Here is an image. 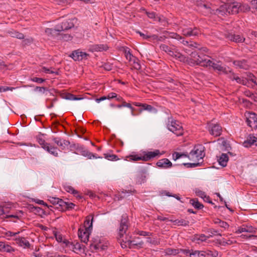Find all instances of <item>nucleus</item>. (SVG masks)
<instances>
[{
    "label": "nucleus",
    "mask_w": 257,
    "mask_h": 257,
    "mask_svg": "<svg viewBox=\"0 0 257 257\" xmlns=\"http://www.w3.org/2000/svg\"><path fill=\"white\" fill-rule=\"evenodd\" d=\"M63 188H64V189L66 191L73 194V195L74 196H75L76 197L79 198H81V196L80 195H79L78 192L77 190H75L70 185L66 184H64L63 185Z\"/></svg>",
    "instance_id": "a878e982"
},
{
    "label": "nucleus",
    "mask_w": 257,
    "mask_h": 257,
    "mask_svg": "<svg viewBox=\"0 0 257 257\" xmlns=\"http://www.w3.org/2000/svg\"><path fill=\"white\" fill-rule=\"evenodd\" d=\"M210 134L215 137L219 136L222 132V128L221 127L217 124H212L210 126V129L209 130Z\"/></svg>",
    "instance_id": "412c9836"
},
{
    "label": "nucleus",
    "mask_w": 257,
    "mask_h": 257,
    "mask_svg": "<svg viewBox=\"0 0 257 257\" xmlns=\"http://www.w3.org/2000/svg\"><path fill=\"white\" fill-rule=\"evenodd\" d=\"M122 106H123V107H126L127 108H130L132 110V115H135L134 112V108L133 107H132V105L130 103H126V102H125L124 101L122 103Z\"/></svg>",
    "instance_id": "864d4df0"
},
{
    "label": "nucleus",
    "mask_w": 257,
    "mask_h": 257,
    "mask_svg": "<svg viewBox=\"0 0 257 257\" xmlns=\"http://www.w3.org/2000/svg\"><path fill=\"white\" fill-rule=\"evenodd\" d=\"M241 8L240 9V11L247 12L249 11L250 10V7L247 5L241 4Z\"/></svg>",
    "instance_id": "052dcab7"
},
{
    "label": "nucleus",
    "mask_w": 257,
    "mask_h": 257,
    "mask_svg": "<svg viewBox=\"0 0 257 257\" xmlns=\"http://www.w3.org/2000/svg\"><path fill=\"white\" fill-rule=\"evenodd\" d=\"M189 34H190L189 37L198 36L201 34V31L196 27L190 28Z\"/></svg>",
    "instance_id": "79ce46f5"
},
{
    "label": "nucleus",
    "mask_w": 257,
    "mask_h": 257,
    "mask_svg": "<svg viewBox=\"0 0 257 257\" xmlns=\"http://www.w3.org/2000/svg\"><path fill=\"white\" fill-rule=\"evenodd\" d=\"M146 178V174L145 172H143L141 173L140 177H139V182H140V183H142L143 181L145 180Z\"/></svg>",
    "instance_id": "69168bd1"
},
{
    "label": "nucleus",
    "mask_w": 257,
    "mask_h": 257,
    "mask_svg": "<svg viewBox=\"0 0 257 257\" xmlns=\"http://www.w3.org/2000/svg\"><path fill=\"white\" fill-rule=\"evenodd\" d=\"M41 71L42 72H44L46 73H47V74H53V73H56L57 74V72H55L51 70H50L49 68H48L46 67H42V69H41Z\"/></svg>",
    "instance_id": "6e6d98bb"
},
{
    "label": "nucleus",
    "mask_w": 257,
    "mask_h": 257,
    "mask_svg": "<svg viewBox=\"0 0 257 257\" xmlns=\"http://www.w3.org/2000/svg\"><path fill=\"white\" fill-rule=\"evenodd\" d=\"M0 250H3V251L7 252H12L15 251L12 246L8 244H5L3 242H0Z\"/></svg>",
    "instance_id": "2f4dec72"
},
{
    "label": "nucleus",
    "mask_w": 257,
    "mask_h": 257,
    "mask_svg": "<svg viewBox=\"0 0 257 257\" xmlns=\"http://www.w3.org/2000/svg\"><path fill=\"white\" fill-rule=\"evenodd\" d=\"M137 233L142 236H150L152 235V233L145 231H138Z\"/></svg>",
    "instance_id": "680f3d73"
},
{
    "label": "nucleus",
    "mask_w": 257,
    "mask_h": 257,
    "mask_svg": "<svg viewBox=\"0 0 257 257\" xmlns=\"http://www.w3.org/2000/svg\"><path fill=\"white\" fill-rule=\"evenodd\" d=\"M195 192L197 196L202 198V199L205 197V195H206L204 192L200 190L199 189H196Z\"/></svg>",
    "instance_id": "5fc2aeb1"
},
{
    "label": "nucleus",
    "mask_w": 257,
    "mask_h": 257,
    "mask_svg": "<svg viewBox=\"0 0 257 257\" xmlns=\"http://www.w3.org/2000/svg\"><path fill=\"white\" fill-rule=\"evenodd\" d=\"M181 42L184 45H187L189 48H191L192 50L193 48L197 49V50L193 51L190 54V58L189 60V63L193 65H197L205 67L209 57L208 56L202 54V52H206L207 49L206 48H200L198 47L199 45L196 43L189 44L188 41H185L184 40H183Z\"/></svg>",
    "instance_id": "f257e3e1"
},
{
    "label": "nucleus",
    "mask_w": 257,
    "mask_h": 257,
    "mask_svg": "<svg viewBox=\"0 0 257 257\" xmlns=\"http://www.w3.org/2000/svg\"><path fill=\"white\" fill-rule=\"evenodd\" d=\"M69 248L73 252L78 253L81 250V244L78 242H72Z\"/></svg>",
    "instance_id": "7c9ffc66"
},
{
    "label": "nucleus",
    "mask_w": 257,
    "mask_h": 257,
    "mask_svg": "<svg viewBox=\"0 0 257 257\" xmlns=\"http://www.w3.org/2000/svg\"><path fill=\"white\" fill-rule=\"evenodd\" d=\"M127 158L130 159V160L133 161H138L140 160L143 161V156H140L138 154H133L127 156Z\"/></svg>",
    "instance_id": "c03bdc74"
},
{
    "label": "nucleus",
    "mask_w": 257,
    "mask_h": 257,
    "mask_svg": "<svg viewBox=\"0 0 257 257\" xmlns=\"http://www.w3.org/2000/svg\"><path fill=\"white\" fill-rule=\"evenodd\" d=\"M160 49L167 52L169 55L171 56H175V57L179 59L181 61H185L186 60V57L179 53L175 52L171 50V48L165 44H161L160 45Z\"/></svg>",
    "instance_id": "6e6552de"
},
{
    "label": "nucleus",
    "mask_w": 257,
    "mask_h": 257,
    "mask_svg": "<svg viewBox=\"0 0 257 257\" xmlns=\"http://www.w3.org/2000/svg\"><path fill=\"white\" fill-rule=\"evenodd\" d=\"M217 158V161L220 166L223 167L226 166L227 163L228 161V157L227 154H222Z\"/></svg>",
    "instance_id": "cd10ccee"
},
{
    "label": "nucleus",
    "mask_w": 257,
    "mask_h": 257,
    "mask_svg": "<svg viewBox=\"0 0 257 257\" xmlns=\"http://www.w3.org/2000/svg\"><path fill=\"white\" fill-rule=\"evenodd\" d=\"M233 64L241 69L246 70L249 68V65L247 64V62L244 60L234 61L233 62Z\"/></svg>",
    "instance_id": "c85d7f7f"
},
{
    "label": "nucleus",
    "mask_w": 257,
    "mask_h": 257,
    "mask_svg": "<svg viewBox=\"0 0 257 257\" xmlns=\"http://www.w3.org/2000/svg\"><path fill=\"white\" fill-rule=\"evenodd\" d=\"M190 203L196 209H200L203 207V204L200 203L197 199H191Z\"/></svg>",
    "instance_id": "4c0bfd02"
},
{
    "label": "nucleus",
    "mask_w": 257,
    "mask_h": 257,
    "mask_svg": "<svg viewBox=\"0 0 257 257\" xmlns=\"http://www.w3.org/2000/svg\"><path fill=\"white\" fill-rule=\"evenodd\" d=\"M190 28H185L182 29V34L186 37H189L190 34H189Z\"/></svg>",
    "instance_id": "bf43d9fd"
},
{
    "label": "nucleus",
    "mask_w": 257,
    "mask_h": 257,
    "mask_svg": "<svg viewBox=\"0 0 257 257\" xmlns=\"http://www.w3.org/2000/svg\"><path fill=\"white\" fill-rule=\"evenodd\" d=\"M247 80H248V82L250 81L257 85V78H256L252 74L249 73L247 74Z\"/></svg>",
    "instance_id": "09e8293b"
},
{
    "label": "nucleus",
    "mask_w": 257,
    "mask_h": 257,
    "mask_svg": "<svg viewBox=\"0 0 257 257\" xmlns=\"http://www.w3.org/2000/svg\"><path fill=\"white\" fill-rule=\"evenodd\" d=\"M34 91L35 92H39L40 93H42L43 94H47V92L49 91L48 89L45 87H39V86H36L35 89Z\"/></svg>",
    "instance_id": "49530a36"
},
{
    "label": "nucleus",
    "mask_w": 257,
    "mask_h": 257,
    "mask_svg": "<svg viewBox=\"0 0 257 257\" xmlns=\"http://www.w3.org/2000/svg\"><path fill=\"white\" fill-rule=\"evenodd\" d=\"M104 158L110 161H116L118 160L117 156L114 154H104Z\"/></svg>",
    "instance_id": "de8ad7c7"
},
{
    "label": "nucleus",
    "mask_w": 257,
    "mask_h": 257,
    "mask_svg": "<svg viewBox=\"0 0 257 257\" xmlns=\"http://www.w3.org/2000/svg\"><path fill=\"white\" fill-rule=\"evenodd\" d=\"M109 243L104 237L96 236L91 241V248L95 251H102L107 249Z\"/></svg>",
    "instance_id": "39448f33"
},
{
    "label": "nucleus",
    "mask_w": 257,
    "mask_h": 257,
    "mask_svg": "<svg viewBox=\"0 0 257 257\" xmlns=\"http://www.w3.org/2000/svg\"><path fill=\"white\" fill-rule=\"evenodd\" d=\"M65 98L66 99H68V100H80L82 99L81 98L77 97L73 94H70V93L66 95Z\"/></svg>",
    "instance_id": "603ef678"
},
{
    "label": "nucleus",
    "mask_w": 257,
    "mask_h": 257,
    "mask_svg": "<svg viewBox=\"0 0 257 257\" xmlns=\"http://www.w3.org/2000/svg\"><path fill=\"white\" fill-rule=\"evenodd\" d=\"M75 153L76 154H80L84 157H88V158L90 159H92V158H98L96 157L94 154L86 150L83 146L81 145L79 146V147L78 148L77 150L75 152Z\"/></svg>",
    "instance_id": "4468645a"
},
{
    "label": "nucleus",
    "mask_w": 257,
    "mask_h": 257,
    "mask_svg": "<svg viewBox=\"0 0 257 257\" xmlns=\"http://www.w3.org/2000/svg\"><path fill=\"white\" fill-rule=\"evenodd\" d=\"M57 27L58 29L59 32H60L61 31L71 29L72 27H73V24L70 22H69V20L62 22L61 25H58L57 26Z\"/></svg>",
    "instance_id": "b1692460"
},
{
    "label": "nucleus",
    "mask_w": 257,
    "mask_h": 257,
    "mask_svg": "<svg viewBox=\"0 0 257 257\" xmlns=\"http://www.w3.org/2000/svg\"><path fill=\"white\" fill-rule=\"evenodd\" d=\"M125 55L126 58L129 60L130 61H132V60H133V58H134L135 57L129 51H125Z\"/></svg>",
    "instance_id": "4d7b16f0"
},
{
    "label": "nucleus",
    "mask_w": 257,
    "mask_h": 257,
    "mask_svg": "<svg viewBox=\"0 0 257 257\" xmlns=\"http://www.w3.org/2000/svg\"><path fill=\"white\" fill-rule=\"evenodd\" d=\"M38 143L41 145V147L44 149L49 143L45 142V141L42 138H38L37 139Z\"/></svg>",
    "instance_id": "8fccbe9b"
},
{
    "label": "nucleus",
    "mask_w": 257,
    "mask_h": 257,
    "mask_svg": "<svg viewBox=\"0 0 257 257\" xmlns=\"http://www.w3.org/2000/svg\"><path fill=\"white\" fill-rule=\"evenodd\" d=\"M131 62H133V67L135 69L140 70L141 69V66L138 58L135 57Z\"/></svg>",
    "instance_id": "37998d69"
},
{
    "label": "nucleus",
    "mask_w": 257,
    "mask_h": 257,
    "mask_svg": "<svg viewBox=\"0 0 257 257\" xmlns=\"http://www.w3.org/2000/svg\"><path fill=\"white\" fill-rule=\"evenodd\" d=\"M227 38L233 42L236 43H240L244 41L245 39L243 37H241L240 35H234V34H229L227 36Z\"/></svg>",
    "instance_id": "c756f323"
},
{
    "label": "nucleus",
    "mask_w": 257,
    "mask_h": 257,
    "mask_svg": "<svg viewBox=\"0 0 257 257\" xmlns=\"http://www.w3.org/2000/svg\"><path fill=\"white\" fill-rule=\"evenodd\" d=\"M106 97L107 99L115 98V97H116V93L114 92H110L107 94Z\"/></svg>",
    "instance_id": "338daca9"
},
{
    "label": "nucleus",
    "mask_w": 257,
    "mask_h": 257,
    "mask_svg": "<svg viewBox=\"0 0 257 257\" xmlns=\"http://www.w3.org/2000/svg\"><path fill=\"white\" fill-rule=\"evenodd\" d=\"M205 251L203 250H194L191 249V253H190V257H206Z\"/></svg>",
    "instance_id": "72a5a7b5"
},
{
    "label": "nucleus",
    "mask_w": 257,
    "mask_h": 257,
    "mask_svg": "<svg viewBox=\"0 0 257 257\" xmlns=\"http://www.w3.org/2000/svg\"><path fill=\"white\" fill-rule=\"evenodd\" d=\"M225 70L226 71V72L223 71L222 73L227 75L229 78L233 80L236 75L232 72V70L228 67H225Z\"/></svg>",
    "instance_id": "58836bf2"
},
{
    "label": "nucleus",
    "mask_w": 257,
    "mask_h": 257,
    "mask_svg": "<svg viewBox=\"0 0 257 257\" xmlns=\"http://www.w3.org/2000/svg\"><path fill=\"white\" fill-rule=\"evenodd\" d=\"M183 156L186 157V155L184 154H180L178 152H174L172 155L173 159L174 161H176Z\"/></svg>",
    "instance_id": "3c124183"
},
{
    "label": "nucleus",
    "mask_w": 257,
    "mask_h": 257,
    "mask_svg": "<svg viewBox=\"0 0 257 257\" xmlns=\"http://www.w3.org/2000/svg\"><path fill=\"white\" fill-rule=\"evenodd\" d=\"M12 205L10 204H0V216L4 218H10L11 221L17 222V220L20 219L24 215L22 211H17L15 213L11 212Z\"/></svg>",
    "instance_id": "20e7f679"
},
{
    "label": "nucleus",
    "mask_w": 257,
    "mask_h": 257,
    "mask_svg": "<svg viewBox=\"0 0 257 257\" xmlns=\"http://www.w3.org/2000/svg\"><path fill=\"white\" fill-rule=\"evenodd\" d=\"M46 34L49 36H55L59 34V31L56 27L55 29L47 28L45 30Z\"/></svg>",
    "instance_id": "f704fd0d"
},
{
    "label": "nucleus",
    "mask_w": 257,
    "mask_h": 257,
    "mask_svg": "<svg viewBox=\"0 0 257 257\" xmlns=\"http://www.w3.org/2000/svg\"><path fill=\"white\" fill-rule=\"evenodd\" d=\"M247 125L252 128H257V115L253 112H248L246 115Z\"/></svg>",
    "instance_id": "9d476101"
},
{
    "label": "nucleus",
    "mask_w": 257,
    "mask_h": 257,
    "mask_svg": "<svg viewBox=\"0 0 257 257\" xmlns=\"http://www.w3.org/2000/svg\"><path fill=\"white\" fill-rule=\"evenodd\" d=\"M156 165L158 167L163 169L170 168L172 166L171 162L167 158H164L159 160L157 162Z\"/></svg>",
    "instance_id": "6ab92c4d"
},
{
    "label": "nucleus",
    "mask_w": 257,
    "mask_h": 257,
    "mask_svg": "<svg viewBox=\"0 0 257 257\" xmlns=\"http://www.w3.org/2000/svg\"><path fill=\"white\" fill-rule=\"evenodd\" d=\"M179 250L178 249H173L171 248H166L164 250V253L165 255H175L179 253Z\"/></svg>",
    "instance_id": "e433bc0d"
},
{
    "label": "nucleus",
    "mask_w": 257,
    "mask_h": 257,
    "mask_svg": "<svg viewBox=\"0 0 257 257\" xmlns=\"http://www.w3.org/2000/svg\"><path fill=\"white\" fill-rule=\"evenodd\" d=\"M163 153H160V151L159 150H155L153 152H146L144 154L143 156V161H150L154 158L159 157L161 155H163Z\"/></svg>",
    "instance_id": "dca6fc26"
},
{
    "label": "nucleus",
    "mask_w": 257,
    "mask_h": 257,
    "mask_svg": "<svg viewBox=\"0 0 257 257\" xmlns=\"http://www.w3.org/2000/svg\"><path fill=\"white\" fill-rule=\"evenodd\" d=\"M31 80L33 82H37L38 83H42L43 82H45V79L41 78L33 77L31 78Z\"/></svg>",
    "instance_id": "13d9d810"
},
{
    "label": "nucleus",
    "mask_w": 257,
    "mask_h": 257,
    "mask_svg": "<svg viewBox=\"0 0 257 257\" xmlns=\"http://www.w3.org/2000/svg\"><path fill=\"white\" fill-rule=\"evenodd\" d=\"M16 241V243L19 246L24 248L29 247L30 246V243L29 241L25 237H20L18 236L14 238Z\"/></svg>",
    "instance_id": "aec40b11"
},
{
    "label": "nucleus",
    "mask_w": 257,
    "mask_h": 257,
    "mask_svg": "<svg viewBox=\"0 0 257 257\" xmlns=\"http://www.w3.org/2000/svg\"><path fill=\"white\" fill-rule=\"evenodd\" d=\"M93 219V218L92 216H87L84 222V225L80 228H85L91 231L92 229Z\"/></svg>",
    "instance_id": "bb28decb"
},
{
    "label": "nucleus",
    "mask_w": 257,
    "mask_h": 257,
    "mask_svg": "<svg viewBox=\"0 0 257 257\" xmlns=\"http://www.w3.org/2000/svg\"><path fill=\"white\" fill-rule=\"evenodd\" d=\"M44 149L47 152H48L49 153L53 155L55 157L58 156V151H59V150L58 149L57 147H54L51 145L50 144H49L48 145L45 147V148H44Z\"/></svg>",
    "instance_id": "393cba45"
},
{
    "label": "nucleus",
    "mask_w": 257,
    "mask_h": 257,
    "mask_svg": "<svg viewBox=\"0 0 257 257\" xmlns=\"http://www.w3.org/2000/svg\"><path fill=\"white\" fill-rule=\"evenodd\" d=\"M128 229V218L126 214H123L121 216L119 226L118 228V233L117 239L120 241H122L123 242L120 243V245L122 248H125L128 246L131 248L134 245L142 246L143 244V242L141 241L138 243H135L134 241L133 240H125L124 241V235L126 233V231Z\"/></svg>",
    "instance_id": "f03ea898"
},
{
    "label": "nucleus",
    "mask_w": 257,
    "mask_h": 257,
    "mask_svg": "<svg viewBox=\"0 0 257 257\" xmlns=\"http://www.w3.org/2000/svg\"><path fill=\"white\" fill-rule=\"evenodd\" d=\"M52 140L62 150H65L66 147L70 145L68 140H64L60 137H54Z\"/></svg>",
    "instance_id": "ddd939ff"
},
{
    "label": "nucleus",
    "mask_w": 257,
    "mask_h": 257,
    "mask_svg": "<svg viewBox=\"0 0 257 257\" xmlns=\"http://www.w3.org/2000/svg\"><path fill=\"white\" fill-rule=\"evenodd\" d=\"M170 221L174 223V225H180L183 226H186L189 225V222L188 220H186L183 219H176V220H170Z\"/></svg>",
    "instance_id": "473e14b6"
},
{
    "label": "nucleus",
    "mask_w": 257,
    "mask_h": 257,
    "mask_svg": "<svg viewBox=\"0 0 257 257\" xmlns=\"http://www.w3.org/2000/svg\"><path fill=\"white\" fill-rule=\"evenodd\" d=\"M108 49V46L106 44H95L93 45L90 47V50L92 52H101L106 51Z\"/></svg>",
    "instance_id": "4be33fe9"
},
{
    "label": "nucleus",
    "mask_w": 257,
    "mask_h": 257,
    "mask_svg": "<svg viewBox=\"0 0 257 257\" xmlns=\"http://www.w3.org/2000/svg\"><path fill=\"white\" fill-rule=\"evenodd\" d=\"M20 233L19 231L18 232H12L11 231H7L4 233L5 237L9 240L13 239L17 237L18 234Z\"/></svg>",
    "instance_id": "c9c22d12"
},
{
    "label": "nucleus",
    "mask_w": 257,
    "mask_h": 257,
    "mask_svg": "<svg viewBox=\"0 0 257 257\" xmlns=\"http://www.w3.org/2000/svg\"><path fill=\"white\" fill-rule=\"evenodd\" d=\"M209 238V236H205L203 234H196L192 237V240L193 242L199 244L203 241H205Z\"/></svg>",
    "instance_id": "5701e85b"
},
{
    "label": "nucleus",
    "mask_w": 257,
    "mask_h": 257,
    "mask_svg": "<svg viewBox=\"0 0 257 257\" xmlns=\"http://www.w3.org/2000/svg\"><path fill=\"white\" fill-rule=\"evenodd\" d=\"M143 106H145V108H144V110H147L150 112H152V113H156L157 112V109L151 105L144 104Z\"/></svg>",
    "instance_id": "a18cd8bd"
},
{
    "label": "nucleus",
    "mask_w": 257,
    "mask_h": 257,
    "mask_svg": "<svg viewBox=\"0 0 257 257\" xmlns=\"http://www.w3.org/2000/svg\"><path fill=\"white\" fill-rule=\"evenodd\" d=\"M9 33L10 34L11 37L14 38H16L19 39H23L25 38L24 35L23 34L15 31H11Z\"/></svg>",
    "instance_id": "ea45409f"
},
{
    "label": "nucleus",
    "mask_w": 257,
    "mask_h": 257,
    "mask_svg": "<svg viewBox=\"0 0 257 257\" xmlns=\"http://www.w3.org/2000/svg\"><path fill=\"white\" fill-rule=\"evenodd\" d=\"M163 36H158V39H157V41H163L165 38H173L179 41L184 40V38L181 36L174 32L165 31L163 32Z\"/></svg>",
    "instance_id": "1a4fd4ad"
},
{
    "label": "nucleus",
    "mask_w": 257,
    "mask_h": 257,
    "mask_svg": "<svg viewBox=\"0 0 257 257\" xmlns=\"http://www.w3.org/2000/svg\"><path fill=\"white\" fill-rule=\"evenodd\" d=\"M252 145L257 146V134H250L246 141L243 143V146L245 147H249Z\"/></svg>",
    "instance_id": "a211bd4d"
},
{
    "label": "nucleus",
    "mask_w": 257,
    "mask_h": 257,
    "mask_svg": "<svg viewBox=\"0 0 257 257\" xmlns=\"http://www.w3.org/2000/svg\"><path fill=\"white\" fill-rule=\"evenodd\" d=\"M80 145L78 144H73L72 145H70V150L71 151L75 150V152L77 150L78 148L79 147Z\"/></svg>",
    "instance_id": "e2e57ef3"
},
{
    "label": "nucleus",
    "mask_w": 257,
    "mask_h": 257,
    "mask_svg": "<svg viewBox=\"0 0 257 257\" xmlns=\"http://www.w3.org/2000/svg\"><path fill=\"white\" fill-rule=\"evenodd\" d=\"M241 4L237 2H234L229 4L226 7V11L231 14H237L241 9Z\"/></svg>",
    "instance_id": "f8f14e48"
},
{
    "label": "nucleus",
    "mask_w": 257,
    "mask_h": 257,
    "mask_svg": "<svg viewBox=\"0 0 257 257\" xmlns=\"http://www.w3.org/2000/svg\"><path fill=\"white\" fill-rule=\"evenodd\" d=\"M90 232L91 231L87 230V229L79 228L78 232V235L82 242L87 243L89 240V236Z\"/></svg>",
    "instance_id": "f3484780"
},
{
    "label": "nucleus",
    "mask_w": 257,
    "mask_h": 257,
    "mask_svg": "<svg viewBox=\"0 0 257 257\" xmlns=\"http://www.w3.org/2000/svg\"><path fill=\"white\" fill-rule=\"evenodd\" d=\"M220 63V61H217L215 60H210L208 58L205 67H211L214 71H217L219 73H222L223 71L226 72L225 67L222 66Z\"/></svg>",
    "instance_id": "0eeeda50"
},
{
    "label": "nucleus",
    "mask_w": 257,
    "mask_h": 257,
    "mask_svg": "<svg viewBox=\"0 0 257 257\" xmlns=\"http://www.w3.org/2000/svg\"><path fill=\"white\" fill-rule=\"evenodd\" d=\"M50 201L53 204H57L59 202V198L56 197H50L49 199Z\"/></svg>",
    "instance_id": "0e129e2a"
},
{
    "label": "nucleus",
    "mask_w": 257,
    "mask_h": 257,
    "mask_svg": "<svg viewBox=\"0 0 257 257\" xmlns=\"http://www.w3.org/2000/svg\"><path fill=\"white\" fill-rule=\"evenodd\" d=\"M235 80L237 83L239 84H241L243 85H248V80L247 79L239 77L237 76H235V78L233 79V80Z\"/></svg>",
    "instance_id": "a19ab883"
},
{
    "label": "nucleus",
    "mask_w": 257,
    "mask_h": 257,
    "mask_svg": "<svg viewBox=\"0 0 257 257\" xmlns=\"http://www.w3.org/2000/svg\"><path fill=\"white\" fill-rule=\"evenodd\" d=\"M88 56V54L80 51L79 49L74 51L70 55V57L75 61H81L86 59Z\"/></svg>",
    "instance_id": "9b49d317"
},
{
    "label": "nucleus",
    "mask_w": 257,
    "mask_h": 257,
    "mask_svg": "<svg viewBox=\"0 0 257 257\" xmlns=\"http://www.w3.org/2000/svg\"><path fill=\"white\" fill-rule=\"evenodd\" d=\"M166 125L168 129L176 136H180L183 134V128L181 124L172 117L168 118Z\"/></svg>",
    "instance_id": "423d86ee"
},
{
    "label": "nucleus",
    "mask_w": 257,
    "mask_h": 257,
    "mask_svg": "<svg viewBox=\"0 0 257 257\" xmlns=\"http://www.w3.org/2000/svg\"><path fill=\"white\" fill-rule=\"evenodd\" d=\"M67 203V202H65L63 201L62 199L59 198V200L57 204H58L60 206L62 207L65 208Z\"/></svg>",
    "instance_id": "774afa93"
},
{
    "label": "nucleus",
    "mask_w": 257,
    "mask_h": 257,
    "mask_svg": "<svg viewBox=\"0 0 257 257\" xmlns=\"http://www.w3.org/2000/svg\"><path fill=\"white\" fill-rule=\"evenodd\" d=\"M204 151L205 147L203 145H197L195 146L188 155L189 160L194 162L192 163H184L183 165L190 168L201 166L203 159L205 156Z\"/></svg>",
    "instance_id": "7ed1b4c3"
},
{
    "label": "nucleus",
    "mask_w": 257,
    "mask_h": 257,
    "mask_svg": "<svg viewBox=\"0 0 257 257\" xmlns=\"http://www.w3.org/2000/svg\"><path fill=\"white\" fill-rule=\"evenodd\" d=\"M256 228L251 225L247 224H243L238 227L235 231L236 233H240L246 232L248 233H255Z\"/></svg>",
    "instance_id": "2eb2a0df"
}]
</instances>
